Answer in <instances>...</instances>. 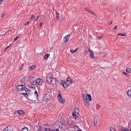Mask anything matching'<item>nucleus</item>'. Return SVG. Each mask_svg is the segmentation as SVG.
Returning a JSON list of instances; mask_svg holds the SVG:
<instances>
[{
	"instance_id": "obj_1",
	"label": "nucleus",
	"mask_w": 131,
	"mask_h": 131,
	"mask_svg": "<svg viewBox=\"0 0 131 131\" xmlns=\"http://www.w3.org/2000/svg\"><path fill=\"white\" fill-rule=\"evenodd\" d=\"M25 84V82H23L22 83V84L18 85L17 87L18 90L19 91H24L25 88V86L24 85Z\"/></svg>"
},
{
	"instance_id": "obj_2",
	"label": "nucleus",
	"mask_w": 131,
	"mask_h": 131,
	"mask_svg": "<svg viewBox=\"0 0 131 131\" xmlns=\"http://www.w3.org/2000/svg\"><path fill=\"white\" fill-rule=\"evenodd\" d=\"M58 100L61 103L63 104L65 102V100L63 99L60 93L58 95Z\"/></svg>"
},
{
	"instance_id": "obj_3",
	"label": "nucleus",
	"mask_w": 131,
	"mask_h": 131,
	"mask_svg": "<svg viewBox=\"0 0 131 131\" xmlns=\"http://www.w3.org/2000/svg\"><path fill=\"white\" fill-rule=\"evenodd\" d=\"M83 99L85 102V104L88 106H89V101L88 100L86 94H84L83 96Z\"/></svg>"
},
{
	"instance_id": "obj_4",
	"label": "nucleus",
	"mask_w": 131,
	"mask_h": 131,
	"mask_svg": "<svg viewBox=\"0 0 131 131\" xmlns=\"http://www.w3.org/2000/svg\"><path fill=\"white\" fill-rule=\"evenodd\" d=\"M50 98V96L49 94H46L43 98V100L45 102L49 100Z\"/></svg>"
},
{
	"instance_id": "obj_5",
	"label": "nucleus",
	"mask_w": 131,
	"mask_h": 131,
	"mask_svg": "<svg viewBox=\"0 0 131 131\" xmlns=\"http://www.w3.org/2000/svg\"><path fill=\"white\" fill-rule=\"evenodd\" d=\"M89 51L90 52V57L91 58H93L95 60H96L97 57H94V52L93 51L90 49H89Z\"/></svg>"
},
{
	"instance_id": "obj_6",
	"label": "nucleus",
	"mask_w": 131,
	"mask_h": 131,
	"mask_svg": "<svg viewBox=\"0 0 131 131\" xmlns=\"http://www.w3.org/2000/svg\"><path fill=\"white\" fill-rule=\"evenodd\" d=\"M70 35L69 34L66 36L64 37V43H66L70 39Z\"/></svg>"
},
{
	"instance_id": "obj_7",
	"label": "nucleus",
	"mask_w": 131,
	"mask_h": 131,
	"mask_svg": "<svg viewBox=\"0 0 131 131\" xmlns=\"http://www.w3.org/2000/svg\"><path fill=\"white\" fill-rule=\"evenodd\" d=\"M66 82V83L67 84L69 85L71 84H72L73 83L72 80L70 77H68Z\"/></svg>"
},
{
	"instance_id": "obj_8",
	"label": "nucleus",
	"mask_w": 131,
	"mask_h": 131,
	"mask_svg": "<svg viewBox=\"0 0 131 131\" xmlns=\"http://www.w3.org/2000/svg\"><path fill=\"white\" fill-rule=\"evenodd\" d=\"M3 131H13V130L12 127H7L5 128Z\"/></svg>"
},
{
	"instance_id": "obj_9",
	"label": "nucleus",
	"mask_w": 131,
	"mask_h": 131,
	"mask_svg": "<svg viewBox=\"0 0 131 131\" xmlns=\"http://www.w3.org/2000/svg\"><path fill=\"white\" fill-rule=\"evenodd\" d=\"M30 68L29 69L30 70H34L36 69V66L35 65H32L31 66H30Z\"/></svg>"
},
{
	"instance_id": "obj_10",
	"label": "nucleus",
	"mask_w": 131,
	"mask_h": 131,
	"mask_svg": "<svg viewBox=\"0 0 131 131\" xmlns=\"http://www.w3.org/2000/svg\"><path fill=\"white\" fill-rule=\"evenodd\" d=\"M53 79V78H46V80L47 82L48 83H51L52 80Z\"/></svg>"
},
{
	"instance_id": "obj_11",
	"label": "nucleus",
	"mask_w": 131,
	"mask_h": 131,
	"mask_svg": "<svg viewBox=\"0 0 131 131\" xmlns=\"http://www.w3.org/2000/svg\"><path fill=\"white\" fill-rule=\"evenodd\" d=\"M76 110L75 111H74L73 113L72 114V116L74 118L76 119L77 117V114H76Z\"/></svg>"
},
{
	"instance_id": "obj_12",
	"label": "nucleus",
	"mask_w": 131,
	"mask_h": 131,
	"mask_svg": "<svg viewBox=\"0 0 131 131\" xmlns=\"http://www.w3.org/2000/svg\"><path fill=\"white\" fill-rule=\"evenodd\" d=\"M37 83L39 85H41V79L40 78L36 80V81Z\"/></svg>"
},
{
	"instance_id": "obj_13",
	"label": "nucleus",
	"mask_w": 131,
	"mask_h": 131,
	"mask_svg": "<svg viewBox=\"0 0 131 131\" xmlns=\"http://www.w3.org/2000/svg\"><path fill=\"white\" fill-rule=\"evenodd\" d=\"M59 82L60 84L63 86L64 85V84L65 82L62 80H60V81Z\"/></svg>"
},
{
	"instance_id": "obj_14",
	"label": "nucleus",
	"mask_w": 131,
	"mask_h": 131,
	"mask_svg": "<svg viewBox=\"0 0 131 131\" xmlns=\"http://www.w3.org/2000/svg\"><path fill=\"white\" fill-rule=\"evenodd\" d=\"M87 97H88V98L89 100H88L90 101H91L92 100V98L91 96L90 95V94H87Z\"/></svg>"
},
{
	"instance_id": "obj_15",
	"label": "nucleus",
	"mask_w": 131,
	"mask_h": 131,
	"mask_svg": "<svg viewBox=\"0 0 131 131\" xmlns=\"http://www.w3.org/2000/svg\"><path fill=\"white\" fill-rule=\"evenodd\" d=\"M25 90L26 93H28V94H29L30 93V92H31V91L30 90V89H27L26 88V87L25 88Z\"/></svg>"
},
{
	"instance_id": "obj_16",
	"label": "nucleus",
	"mask_w": 131,
	"mask_h": 131,
	"mask_svg": "<svg viewBox=\"0 0 131 131\" xmlns=\"http://www.w3.org/2000/svg\"><path fill=\"white\" fill-rule=\"evenodd\" d=\"M127 93L129 96L131 97V90H128L127 92Z\"/></svg>"
},
{
	"instance_id": "obj_17",
	"label": "nucleus",
	"mask_w": 131,
	"mask_h": 131,
	"mask_svg": "<svg viewBox=\"0 0 131 131\" xmlns=\"http://www.w3.org/2000/svg\"><path fill=\"white\" fill-rule=\"evenodd\" d=\"M18 113L20 115H22L24 113L23 111L22 110L19 111Z\"/></svg>"
},
{
	"instance_id": "obj_18",
	"label": "nucleus",
	"mask_w": 131,
	"mask_h": 131,
	"mask_svg": "<svg viewBox=\"0 0 131 131\" xmlns=\"http://www.w3.org/2000/svg\"><path fill=\"white\" fill-rule=\"evenodd\" d=\"M34 95L35 96H36V98L37 99V100L38 101H39L38 100V93L37 92V91H35L34 92Z\"/></svg>"
},
{
	"instance_id": "obj_19",
	"label": "nucleus",
	"mask_w": 131,
	"mask_h": 131,
	"mask_svg": "<svg viewBox=\"0 0 131 131\" xmlns=\"http://www.w3.org/2000/svg\"><path fill=\"white\" fill-rule=\"evenodd\" d=\"M59 14L57 12H56V18L58 19L57 20V21H59Z\"/></svg>"
},
{
	"instance_id": "obj_20",
	"label": "nucleus",
	"mask_w": 131,
	"mask_h": 131,
	"mask_svg": "<svg viewBox=\"0 0 131 131\" xmlns=\"http://www.w3.org/2000/svg\"><path fill=\"white\" fill-rule=\"evenodd\" d=\"M126 35V33H119L118 34V35H120L121 36H125Z\"/></svg>"
},
{
	"instance_id": "obj_21",
	"label": "nucleus",
	"mask_w": 131,
	"mask_h": 131,
	"mask_svg": "<svg viewBox=\"0 0 131 131\" xmlns=\"http://www.w3.org/2000/svg\"><path fill=\"white\" fill-rule=\"evenodd\" d=\"M126 71L127 72L130 73L131 72V69L129 67L127 68L126 70Z\"/></svg>"
},
{
	"instance_id": "obj_22",
	"label": "nucleus",
	"mask_w": 131,
	"mask_h": 131,
	"mask_svg": "<svg viewBox=\"0 0 131 131\" xmlns=\"http://www.w3.org/2000/svg\"><path fill=\"white\" fill-rule=\"evenodd\" d=\"M53 78L51 75V73H50L48 74L47 77V78Z\"/></svg>"
},
{
	"instance_id": "obj_23",
	"label": "nucleus",
	"mask_w": 131,
	"mask_h": 131,
	"mask_svg": "<svg viewBox=\"0 0 131 131\" xmlns=\"http://www.w3.org/2000/svg\"><path fill=\"white\" fill-rule=\"evenodd\" d=\"M49 57V55L48 54H47L44 56V58L45 59L47 60L48 59Z\"/></svg>"
},
{
	"instance_id": "obj_24",
	"label": "nucleus",
	"mask_w": 131,
	"mask_h": 131,
	"mask_svg": "<svg viewBox=\"0 0 131 131\" xmlns=\"http://www.w3.org/2000/svg\"><path fill=\"white\" fill-rule=\"evenodd\" d=\"M110 131H116V129L115 128L112 127L110 128Z\"/></svg>"
},
{
	"instance_id": "obj_25",
	"label": "nucleus",
	"mask_w": 131,
	"mask_h": 131,
	"mask_svg": "<svg viewBox=\"0 0 131 131\" xmlns=\"http://www.w3.org/2000/svg\"><path fill=\"white\" fill-rule=\"evenodd\" d=\"M22 94L24 95L25 97H26L27 98H28V97H29V95L28 94V93H22Z\"/></svg>"
},
{
	"instance_id": "obj_26",
	"label": "nucleus",
	"mask_w": 131,
	"mask_h": 131,
	"mask_svg": "<svg viewBox=\"0 0 131 131\" xmlns=\"http://www.w3.org/2000/svg\"><path fill=\"white\" fill-rule=\"evenodd\" d=\"M21 131H28V129L27 128L25 127L22 129Z\"/></svg>"
},
{
	"instance_id": "obj_27",
	"label": "nucleus",
	"mask_w": 131,
	"mask_h": 131,
	"mask_svg": "<svg viewBox=\"0 0 131 131\" xmlns=\"http://www.w3.org/2000/svg\"><path fill=\"white\" fill-rule=\"evenodd\" d=\"M69 85L67 84L66 83V82H65L64 84V85L63 86L64 88L65 89V88H66Z\"/></svg>"
},
{
	"instance_id": "obj_28",
	"label": "nucleus",
	"mask_w": 131,
	"mask_h": 131,
	"mask_svg": "<svg viewBox=\"0 0 131 131\" xmlns=\"http://www.w3.org/2000/svg\"><path fill=\"white\" fill-rule=\"evenodd\" d=\"M121 131H128V129H126L125 128H122L121 129Z\"/></svg>"
},
{
	"instance_id": "obj_29",
	"label": "nucleus",
	"mask_w": 131,
	"mask_h": 131,
	"mask_svg": "<svg viewBox=\"0 0 131 131\" xmlns=\"http://www.w3.org/2000/svg\"><path fill=\"white\" fill-rule=\"evenodd\" d=\"M35 18V17L34 16V15H31V17L30 18L31 20L34 19Z\"/></svg>"
},
{
	"instance_id": "obj_30",
	"label": "nucleus",
	"mask_w": 131,
	"mask_h": 131,
	"mask_svg": "<svg viewBox=\"0 0 131 131\" xmlns=\"http://www.w3.org/2000/svg\"><path fill=\"white\" fill-rule=\"evenodd\" d=\"M93 117L94 118H97L98 117V115L96 114H95L94 115Z\"/></svg>"
},
{
	"instance_id": "obj_31",
	"label": "nucleus",
	"mask_w": 131,
	"mask_h": 131,
	"mask_svg": "<svg viewBox=\"0 0 131 131\" xmlns=\"http://www.w3.org/2000/svg\"><path fill=\"white\" fill-rule=\"evenodd\" d=\"M52 131H59L58 129L55 128L53 129H51Z\"/></svg>"
},
{
	"instance_id": "obj_32",
	"label": "nucleus",
	"mask_w": 131,
	"mask_h": 131,
	"mask_svg": "<svg viewBox=\"0 0 131 131\" xmlns=\"http://www.w3.org/2000/svg\"><path fill=\"white\" fill-rule=\"evenodd\" d=\"M37 83L36 82H35V81H33L32 83V85H35Z\"/></svg>"
},
{
	"instance_id": "obj_33",
	"label": "nucleus",
	"mask_w": 131,
	"mask_h": 131,
	"mask_svg": "<svg viewBox=\"0 0 131 131\" xmlns=\"http://www.w3.org/2000/svg\"><path fill=\"white\" fill-rule=\"evenodd\" d=\"M104 37L103 35H102L101 36H99L98 38V39H101L102 38V37Z\"/></svg>"
},
{
	"instance_id": "obj_34",
	"label": "nucleus",
	"mask_w": 131,
	"mask_h": 131,
	"mask_svg": "<svg viewBox=\"0 0 131 131\" xmlns=\"http://www.w3.org/2000/svg\"><path fill=\"white\" fill-rule=\"evenodd\" d=\"M45 131H52L51 129L50 130L49 128H46Z\"/></svg>"
},
{
	"instance_id": "obj_35",
	"label": "nucleus",
	"mask_w": 131,
	"mask_h": 131,
	"mask_svg": "<svg viewBox=\"0 0 131 131\" xmlns=\"http://www.w3.org/2000/svg\"><path fill=\"white\" fill-rule=\"evenodd\" d=\"M88 52L87 51H86V50H84L83 53L84 55H86L87 54Z\"/></svg>"
},
{
	"instance_id": "obj_36",
	"label": "nucleus",
	"mask_w": 131,
	"mask_h": 131,
	"mask_svg": "<svg viewBox=\"0 0 131 131\" xmlns=\"http://www.w3.org/2000/svg\"><path fill=\"white\" fill-rule=\"evenodd\" d=\"M123 73L125 74L127 77L129 76L128 74L127 73L125 72H123Z\"/></svg>"
},
{
	"instance_id": "obj_37",
	"label": "nucleus",
	"mask_w": 131,
	"mask_h": 131,
	"mask_svg": "<svg viewBox=\"0 0 131 131\" xmlns=\"http://www.w3.org/2000/svg\"><path fill=\"white\" fill-rule=\"evenodd\" d=\"M19 37V36H17L16 38H15L14 39V40L15 41H16L18 38Z\"/></svg>"
},
{
	"instance_id": "obj_38",
	"label": "nucleus",
	"mask_w": 131,
	"mask_h": 131,
	"mask_svg": "<svg viewBox=\"0 0 131 131\" xmlns=\"http://www.w3.org/2000/svg\"><path fill=\"white\" fill-rule=\"evenodd\" d=\"M76 110V113H77L78 114L79 113V110L78 109H76L74 111H75Z\"/></svg>"
},
{
	"instance_id": "obj_39",
	"label": "nucleus",
	"mask_w": 131,
	"mask_h": 131,
	"mask_svg": "<svg viewBox=\"0 0 131 131\" xmlns=\"http://www.w3.org/2000/svg\"><path fill=\"white\" fill-rule=\"evenodd\" d=\"M24 64H22L21 65V68H20V70H22V68L24 66Z\"/></svg>"
},
{
	"instance_id": "obj_40",
	"label": "nucleus",
	"mask_w": 131,
	"mask_h": 131,
	"mask_svg": "<svg viewBox=\"0 0 131 131\" xmlns=\"http://www.w3.org/2000/svg\"><path fill=\"white\" fill-rule=\"evenodd\" d=\"M85 10H86V11H88V12H90V10L88 8H85Z\"/></svg>"
},
{
	"instance_id": "obj_41",
	"label": "nucleus",
	"mask_w": 131,
	"mask_h": 131,
	"mask_svg": "<svg viewBox=\"0 0 131 131\" xmlns=\"http://www.w3.org/2000/svg\"><path fill=\"white\" fill-rule=\"evenodd\" d=\"M29 21H28L26 22L25 24V26H27L29 23Z\"/></svg>"
},
{
	"instance_id": "obj_42",
	"label": "nucleus",
	"mask_w": 131,
	"mask_h": 131,
	"mask_svg": "<svg viewBox=\"0 0 131 131\" xmlns=\"http://www.w3.org/2000/svg\"><path fill=\"white\" fill-rule=\"evenodd\" d=\"M24 79H22L21 80V84H22V83L23 82H24Z\"/></svg>"
},
{
	"instance_id": "obj_43",
	"label": "nucleus",
	"mask_w": 131,
	"mask_h": 131,
	"mask_svg": "<svg viewBox=\"0 0 131 131\" xmlns=\"http://www.w3.org/2000/svg\"><path fill=\"white\" fill-rule=\"evenodd\" d=\"M93 121L94 122H97V119L96 118H94Z\"/></svg>"
},
{
	"instance_id": "obj_44",
	"label": "nucleus",
	"mask_w": 131,
	"mask_h": 131,
	"mask_svg": "<svg viewBox=\"0 0 131 131\" xmlns=\"http://www.w3.org/2000/svg\"><path fill=\"white\" fill-rule=\"evenodd\" d=\"M39 16H38L37 17L36 19L35 20V21H37L38 19L39 18Z\"/></svg>"
},
{
	"instance_id": "obj_45",
	"label": "nucleus",
	"mask_w": 131,
	"mask_h": 131,
	"mask_svg": "<svg viewBox=\"0 0 131 131\" xmlns=\"http://www.w3.org/2000/svg\"><path fill=\"white\" fill-rule=\"evenodd\" d=\"M29 79H30V80H32V79H33V77H32V76H30L29 77Z\"/></svg>"
},
{
	"instance_id": "obj_46",
	"label": "nucleus",
	"mask_w": 131,
	"mask_h": 131,
	"mask_svg": "<svg viewBox=\"0 0 131 131\" xmlns=\"http://www.w3.org/2000/svg\"><path fill=\"white\" fill-rule=\"evenodd\" d=\"M53 79H54L55 82H56L58 81V80H57V79H55V78H53Z\"/></svg>"
},
{
	"instance_id": "obj_47",
	"label": "nucleus",
	"mask_w": 131,
	"mask_h": 131,
	"mask_svg": "<svg viewBox=\"0 0 131 131\" xmlns=\"http://www.w3.org/2000/svg\"><path fill=\"white\" fill-rule=\"evenodd\" d=\"M5 13H3L2 15V17H3L5 15Z\"/></svg>"
},
{
	"instance_id": "obj_48",
	"label": "nucleus",
	"mask_w": 131,
	"mask_h": 131,
	"mask_svg": "<svg viewBox=\"0 0 131 131\" xmlns=\"http://www.w3.org/2000/svg\"><path fill=\"white\" fill-rule=\"evenodd\" d=\"M70 51L72 53H74L75 52H74V51L73 50H70Z\"/></svg>"
},
{
	"instance_id": "obj_49",
	"label": "nucleus",
	"mask_w": 131,
	"mask_h": 131,
	"mask_svg": "<svg viewBox=\"0 0 131 131\" xmlns=\"http://www.w3.org/2000/svg\"><path fill=\"white\" fill-rule=\"evenodd\" d=\"M117 26H116L114 28V29H117Z\"/></svg>"
},
{
	"instance_id": "obj_50",
	"label": "nucleus",
	"mask_w": 131,
	"mask_h": 131,
	"mask_svg": "<svg viewBox=\"0 0 131 131\" xmlns=\"http://www.w3.org/2000/svg\"><path fill=\"white\" fill-rule=\"evenodd\" d=\"M94 125L95 126L97 124V122H94Z\"/></svg>"
},
{
	"instance_id": "obj_51",
	"label": "nucleus",
	"mask_w": 131,
	"mask_h": 131,
	"mask_svg": "<svg viewBox=\"0 0 131 131\" xmlns=\"http://www.w3.org/2000/svg\"><path fill=\"white\" fill-rule=\"evenodd\" d=\"M9 46H7L6 47V48H5V50H6L7 49H8L9 47Z\"/></svg>"
},
{
	"instance_id": "obj_52",
	"label": "nucleus",
	"mask_w": 131,
	"mask_h": 131,
	"mask_svg": "<svg viewBox=\"0 0 131 131\" xmlns=\"http://www.w3.org/2000/svg\"><path fill=\"white\" fill-rule=\"evenodd\" d=\"M78 48H77L76 49H75L74 50V52H75L77 50Z\"/></svg>"
},
{
	"instance_id": "obj_53",
	"label": "nucleus",
	"mask_w": 131,
	"mask_h": 131,
	"mask_svg": "<svg viewBox=\"0 0 131 131\" xmlns=\"http://www.w3.org/2000/svg\"><path fill=\"white\" fill-rule=\"evenodd\" d=\"M64 125H65L64 124H62L61 125V127H63L64 126Z\"/></svg>"
},
{
	"instance_id": "obj_54",
	"label": "nucleus",
	"mask_w": 131,
	"mask_h": 131,
	"mask_svg": "<svg viewBox=\"0 0 131 131\" xmlns=\"http://www.w3.org/2000/svg\"><path fill=\"white\" fill-rule=\"evenodd\" d=\"M90 12H91L92 14H93L94 15H95L94 13L93 12H92V11L90 10Z\"/></svg>"
},
{
	"instance_id": "obj_55",
	"label": "nucleus",
	"mask_w": 131,
	"mask_h": 131,
	"mask_svg": "<svg viewBox=\"0 0 131 131\" xmlns=\"http://www.w3.org/2000/svg\"><path fill=\"white\" fill-rule=\"evenodd\" d=\"M41 27V23H40L39 25V27Z\"/></svg>"
},
{
	"instance_id": "obj_56",
	"label": "nucleus",
	"mask_w": 131,
	"mask_h": 131,
	"mask_svg": "<svg viewBox=\"0 0 131 131\" xmlns=\"http://www.w3.org/2000/svg\"><path fill=\"white\" fill-rule=\"evenodd\" d=\"M41 84L42 83V82L43 83V81L41 79Z\"/></svg>"
},
{
	"instance_id": "obj_57",
	"label": "nucleus",
	"mask_w": 131,
	"mask_h": 131,
	"mask_svg": "<svg viewBox=\"0 0 131 131\" xmlns=\"http://www.w3.org/2000/svg\"><path fill=\"white\" fill-rule=\"evenodd\" d=\"M112 23V22H111V23H110V25Z\"/></svg>"
},
{
	"instance_id": "obj_58",
	"label": "nucleus",
	"mask_w": 131,
	"mask_h": 131,
	"mask_svg": "<svg viewBox=\"0 0 131 131\" xmlns=\"http://www.w3.org/2000/svg\"><path fill=\"white\" fill-rule=\"evenodd\" d=\"M79 120L78 122H80V120Z\"/></svg>"
},
{
	"instance_id": "obj_59",
	"label": "nucleus",
	"mask_w": 131,
	"mask_h": 131,
	"mask_svg": "<svg viewBox=\"0 0 131 131\" xmlns=\"http://www.w3.org/2000/svg\"><path fill=\"white\" fill-rule=\"evenodd\" d=\"M77 131H81L80 130H78Z\"/></svg>"
},
{
	"instance_id": "obj_60",
	"label": "nucleus",
	"mask_w": 131,
	"mask_h": 131,
	"mask_svg": "<svg viewBox=\"0 0 131 131\" xmlns=\"http://www.w3.org/2000/svg\"><path fill=\"white\" fill-rule=\"evenodd\" d=\"M42 23H41V25H42Z\"/></svg>"
},
{
	"instance_id": "obj_61",
	"label": "nucleus",
	"mask_w": 131,
	"mask_h": 131,
	"mask_svg": "<svg viewBox=\"0 0 131 131\" xmlns=\"http://www.w3.org/2000/svg\"><path fill=\"white\" fill-rule=\"evenodd\" d=\"M130 131H131V129H130Z\"/></svg>"
}]
</instances>
